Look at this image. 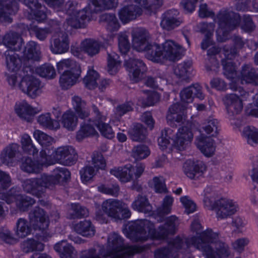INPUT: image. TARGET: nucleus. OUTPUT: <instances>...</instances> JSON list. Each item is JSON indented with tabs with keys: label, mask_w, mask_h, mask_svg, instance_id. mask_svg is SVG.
Instances as JSON below:
<instances>
[{
	"label": "nucleus",
	"mask_w": 258,
	"mask_h": 258,
	"mask_svg": "<svg viewBox=\"0 0 258 258\" xmlns=\"http://www.w3.org/2000/svg\"><path fill=\"white\" fill-rule=\"evenodd\" d=\"M193 134L186 125L180 127L178 132H175L171 128H164L161 131V136L158 138L159 145L163 150L169 145L170 140L173 141L172 147L178 151L185 149L187 142L192 139Z\"/></svg>",
	"instance_id": "nucleus-4"
},
{
	"label": "nucleus",
	"mask_w": 258,
	"mask_h": 258,
	"mask_svg": "<svg viewBox=\"0 0 258 258\" xmlns=\"http://www.w3.org/2000/svg\"><path fill=\"white\" fill-rule=\"evenodd\" d=\"M194 247L202 251L205 258H226L230 254L227 244L219 240L218 234L207 229L201 234V238H193Z\"/></svg>",
	"instance_id": "nucleus-2"
},
{
	"label": "nucleus",
	"mask_w": 258,
	"mask_h": 258,
	"mask_svg": "<svg viewBox=\"0 0 258 258\" xmlns=\"http://www.w3.org/2000/svg\"><path fill=\"white\" fill-rule=\"evenodd\" d=\"M30 224L35 230L41 231L43 234L41 239L44 240L48 236L47 229L49 222L47 219L44 211L39 207H35L29 214Z\"/></svg>",
	"instance_id": "nucleus-10"
},
{
	"label": "nucleus",
	"mask_w": 258,
	"mask_h": 258,
	"mask_svg": "<svg viewBox=\"0 0 258 258\" xmlns=\"http://www.w3.org/2000/svg\"><path fill=\"white\" fill-rule=\"evenodd\" d=\"M18 9L16 0H0V22H12L10 16L15 14Z\"/></svg>",
	"instance_id": "nucleus-21"
},
{
	"label": "nucleus",
	"mask_w": 258,
	"mask_h": 258,
	"mask_svg": "<svg viewBox=\"0 0 258 258\" xmlns=\"http://www.w3.org/2000/svg\"><path fill=\"white\" fill-rule=\"evenodd\" d=\"M20 146L17 144H11L6 147L2 152L0 159L3 163L8 165L13 163L17 158H19Z\"/></svg>",
	"instance_id": "nucleus-31"
},
{
	"label": "nucleus",
	"mask_w": 258,
	"mask_h": 258,
	"mask_svg": "<svg viewBox=\"0 0 258 258\" xmlns=\"http://www.w3.org/2000/svg\"><path fill=\"white\" fill-rule=\"evenodd\" d=\"M126 236L135 242H144L152 238L155 233L154 226L146 219L130 222L123 230Z\"/></svg>",
	"instance_id": "nucleus-5"
},
{
	"label": "nucleus",
	"mask_w": 258,
	"mask_h": 258,
	"mask_svg": "<svg viewBox=\"0 0 258 258\" xmlns=\"http://www.w3.org/2000/svg\"><path fill=\"white\" fill-rule=\"evenodd\" d=\"M173 203V198L167 196L163 200L162 205L157 210L156 219L161 222L164 219V216L171 212V207Z\"/></svg>",
	"instance_id": "nucleus-49"
},
{
	"label": "nucleus",
	"mask_w": 258,
	"mask_h": 258,
	"mask_svg": "<svg viewBox=\"0 0 258 258\" xmlns=\"http://www.w3.org/2000/svg\"><path fill=\"white\" fill-rule=\"evenodd\" d=\"M3 43L9 50L16 51L21 49L24 42L19 33L11 31L5 35Z\"/></svg>",
	"instance_id": "nucleus-25"
},
{
	"label": "nucleus",
	"mask_w": 258,
	"mask_h": 258,
	"mask_svg": "<svg viewBox=\"0 0 258 258\" xmlns=\"http://www.w3.org/2000/svg\"><path fill=\"white\" fill-rule=\"evenodd\" d=\"M196 145L198 148L206 156L213 155L215 150L214 141L210 137H207L201 134L196 138Z\"/></svg>",
	"instance_id": "nucleus-24"
},
{
	"label": "nucleus",
	"mask_w": 258,
	"mask_h": 258,
	"mask_svg": "<svg viewBox=\"0 0 258 258\" xmlns=\"http://www.w3.org/2000/svg\"><path fill=\"white\" fill-rule=\"evenodd\" d=\"M21 247L25 253L33 251H42L44 249V244L33 239H29L24 241L22 244Z\"/></svg>",
	"instance_id": "nucleus-53"
},
{
	"label": "nucleus",
	"mask_w": 258,
	"mask_h": 258,
	"mask_svg": "<svg viewBox=\"0 0 258 258\" xmlns=\"http://www.w3.org/2000/svg\"><path fill=\"white\" fill-rule=\"evenodd\" d=\"M201 25V31L203 33H206L205 38L201 43V47L203 49L205 50L209 46L212 45V41L211 39V37L213 35L215 25L212 23L209 24L203 23Z\"/></svg>",
	"instance_id": "nucleus-50"
},
{
	"label": "nucleus",
	"mask_w": 258,
	"mask_h": 258,
	"mask_svg": "<svg viewBox=\"0 0 258 258\" xmlns=\"http://www.w3.org/2000/svg\"><path fill=\"white\" fill-rule=\"evenodd\" d=\"M20 188L17 186L12 187L9 191L2 195V199L8 204H11L14 201L17 202L21 196Z\"/></svg>",
	"instance_id": "nucleus-61"
},
{
	"label": "nucleus",
	"mask_w": 258,
	"mask_h": 258,
	"mask_svg": "<svg viewBox=\"0 0 258 258\" xmlns=\"http://www.w3.org/2000/svg\"><path fill=\"white\" fill-rule=\"evenodd\" d=\"M148 59L155 61L160 62L164 59L162 50L160 46L156 43H149L147 45L145 50Z\"/></svg>",
	"instance_id": "nucleus-38"
},
{
	"label": "nucleus",
	"mask_w": 258,
	"mask_h": 258,
	"mask_svg": "<svg viewBox=\"0 0 258 258\" xmlns=\"http://www.w3.org/2000/svg\"><path fill=\"white\" fill-rule=\"evenodd\" d=\"M15 111L22 119L28 122L32 121L33 116L37 113L34 108L25 101L16 106Z\"/></svg>",
	"instance_id": "nucleus-35"
},
{
	"label": "nucleus",
	"mask_w": 258,
	"mask_h": 258,
	"mask_svg": "<svg viewBox=\"0 0 258 258\" xmlns=\"http://www.w3.org/2000/svg\"><path fill=\"white\" fill-rule=\"evenodd\" d=\"M243 133L249 144L258 143V130L254 127L246 126L244 128Z\"/></svg>",
	"instance_id": "nucleus-64"
},
{
	"label": "nucleus",
	"mask_w": 258,
	"mask_h": 258,
	"mask_svg": "<svg viewBox=\"0 0 258 258\" xmlns=\"http://www.w3.org/2000/svg\"><path fill=\"white\" fill-rule=\"evenodd\" d=\"M23 3L30 10L36 21L42 22L46 18L47 9L39 4L37 0H23Z\"/></svg>",
	"instance_id": "nucleus-32"
},
{
	"label": "nucleus",
	"mask_w": 258,
	"mask_h": 258,
	"mask_svg": "<svg viewBox=\"0 0 258 258\" xmlns=\"http://www.w3.org/2000/svg\"><path fill=\"white\" fill-rule=\"evenodd\" d=\"M81 72L80 66H77L75 70L65 71L60 77L61 86L64 89H68L74 85L80 77Z\"/></svg>",
	"instance_id": "nucleus-28"
},
{
	"label": "nucleus",
	"mask_w": 258,
	"mask_h": 258,
	"mask_svg": "<svg viewBox=\"0 0 258 258\" xmlns=\"http://www.w3.org/2000/svg\"><path fill=\"white\" fill-rule=\"evenodd\" d=\"M98 73L93 69L88 71L87 75L83 79L85 86L89 89H94L98 86L97 80L99 79Z\"/></svg>",
	"instance_id": "nucleus-56"
},
{
	"label": "nucleus",
	"mask_w": 258,
	"mask_h": 258,
	"mask_svg": "<svg viewBox=\"0 0 258 258\" xmlns=\"http://www.w3.org/2000/svg\"><path fill=\"white\" fill-rule=\"evenodd\" d=\"M71 173L69 170L65 167H57L55 168L50 175L46 174L50 189L57 184H62L67 181L70 177Z\"/></svg>",
	"instance_id": "nucleus-22"
},
{
	"label": "nucleus",
	"mask_w": 258,
	"mask_h": 258,
	"mask_svg": "<svg viewBox=\"0 0 258 258\" xmlns=\"http://www.w3.org/2000/svg\"><path fill=\"white\" fill-rule=\"evenodd\" d=\"M24 56L28 59L38 61L40 58L39 47L34 41L28 42L24 47Z\"/></svg>",
	"instance_id": "nucleus-44"
},
{
	"label": "nucleus",
	"mask_w": 258,
	"mask_h": 258,
	"mask_svg": "<svg viewBox=\"0 0 258 258\" xmlns=\"http://www.w3.org/2000/svg\"><path fill=\"white\" fill-rule=\"evenodd\" d=\"M37 120L40 125L51 130H56L60 127L59 121L52 119L49 113L40 115Z\"/></svg>",
	"instance_id": "nucleus-47"
},
{
	"label": "nucleus",
	"mask_w": 258,
	"mask_h": 258,
	"mask_svg": "<svg viewBox=\"0 0 258 258\" xmlns=\"http://www.w3.org/2000/svg\"><path fill=\"white\" fill-rule=\"evenodd\" d=\"M129 2L132 0H124ZM134 2L142 7L148 14L155 13L163 5L164 0H134Z\"/></svg>",
	"instance_id": "nucleus-37"
},
{
	"label": "nucleus",
	"mask_w": 258,
	"mask_h": 258,
	"mask_svg": "<svg viewBox=\"0 0 258 258\" xmlns=\"http://www.w3.org/2000/svg\"><path fill=\"white\" fill-rule=\"evenodd\" d=\"M218 120L215 118H209L206 121L202 128L207 135L211 137H216L218 134Z\"/></svg>",
	"instance_id": "nucleus-57"
},
{
	"label": "nucleus",
	"mask_w": 258,
	"mask_h": 258,
	"mask_svg": "<svg viewBox=\"0 0 258 258\" xmlns=\"http://www.w3.org/2000/svg\"><path fill=\"white\" fill-rule=\"evenodd\" d=\"M97 133L94 127L91 123L84 121L81 124V128L77 132L76 138L78 141H81L84 138L93 136Z\"/></svg>",
	"instance_id": "nucleus-55"
},
{
	"label": "nucleus",
	"mask_w": 258,
	"mask_h": 258,
	"mask_svg": "<svg viewBox=\"0 0 258 258\" xmlns=\"http://www.w3.org/2000/svg\"><path fill=\"white\" fill-rule=\"evenodd\" d=\"M142 12L140 7L130 5L121 8L118 11V16L122 23H126L141 15Z\"/></svg>",
	"instance_id": "nucleus-23"
},
{
	"label": "nucleus",
	"mask_w": 258,
	"mask_h": 258,
	"mask_svg": "<svg viewBox=\"0 0 258 258\" xmlns=\"http://www.w3.org/2000/svg\"><path fill=\"white\" fill-rule=\"evenodd\" d=\"M21 169L27 173H38L40 169V164L31 158H26L22 163Z\"/></svg>",
	"instance_id": "nucleus-58"
},
{
	"label": "nucleus",
	"mask_w": 258,
	"mask_h": 258,
	"mask_svg": "<svg viewBox=\"0 0 258 258\" xmlns=\"http://www.w3.org/2000/svg\"><path fill=\"white\" fill-rule=\"evenodd\" d=\"M117 5V0H91L87 7L68 19L65 25L71 26L76 29L85 28L90 21L92 13H98L103 9L116 8Z\"/></svg>",
	"instance_id": "nucleus-3"
},
{
	"label": "nucleus",
	"mask_w": 258,
	"mask_h": 258,
	"mask_svg": "<svg viewBox=\"0 0 258 258\" xmlns=\"http://www.w3.org/2000/svg\"><path fill=\"white\" fill-rule=\"evenodd\" d=\"M54 157L59 163L71 166L76 163L78 155L73 147L67 146L58 148L55 151Z\"/></svg>",
	"instance_id": "nucleus-14"
},
{
	"label": "nucleus",
	"mask_w": 258,
	"mask_h": 258,
	"mask_svg": "<svg viewBox=\"0 0 258 258\" xmlns=\"http://www.w3.org/2000/svg\"><path fill=\"white\" fill-rule=\"evenodd\" d=\"M33 135L38 142L45 148L50 146L53 142L51 137L39 130L35 131Z\"/></svg>",
	"instance_id": "nucleus-60"
},
{
	"label": "nucleus",
	"mask_w": 258,
	"mask_h": 258,
	"mask_svg": "<svg viewBox=\"0 0 258 258\" xmlns=\"http://www.w3.org/2000/svg\"><path fill=\"white\" fill-rule=\"evenodd\" d=\"M144 246H126L122 238L115 232L110 233L106 248L97 244L85 251L80 258H128L129 256L143 252Z\"/></svg>",
	"instance_id": "nucleus-1"
},
{
	"label": "nucleus",
	"mask_w": 258,
	"mask_h": 258,
	"mask_svg": "<svg viewBox=\"0 0 258 258\" xmlns=\"http://www.w3.org/2000/svg\"><path fill=\"white\" fill-rule=\"evenodd\" d=\"M240 16L232 11L227 9L221 10L216 16V21L218 24L217 30V39L223 41L222 36L226 37L231 31L236 28L240 24Z\"/></svg>",
	"instance_id": "nucleus-6"
},
{
	"label": "nucleus",
	"mask_w": 258,
	"mask_h": 258,
	"mask_svg": "<svg viewBox=\"0 0 258 258\" xmlns=\"http://www.w3.org/2000/svg\"><path fill=\"white\" fill-rule=\"evenodd\" d=\"M130 138L134 141L142 142L147 137L146 128L140 123H135L128 130Z\"/></svg>",
	"instance_id": "nucleus-42"
},
{
	"label": "nucleus",
	"mask_w": 258,
	"mask_h": 258,
	"mask_svg": "<svg viewBox=\"0 0 258 258\" xmlns=\"http://www.w3.org/2000/svg\"><path fill=\"white\" fill-rule=\"evenodd\" d=\"M119 56L115 52L110 51L107 52V71L111 75L117 73L120 66Z\"/></svg>",
	"instance_id": "nucleus-48"
},
{
	"label": "nucleus",
	"mask_w": 258,
	"mask_h": 258,
	"mask_svg": "<svg viewBox=\"0 0 258 258\" xmlns=\"http://www.w3.org/2000/svg\"><path fill=\"white\" fill-rule=\"evenodd\" d=\"M192 63L190 60L179 63L174 69V72L181 81L188 82L189 75L190 73Z\"/></svg>",
	"instance_id": "nucleus-39"
},
{
	"label": "nucleus",
	"mask_w": 258,
	"mask_h": 258,
	"mask_svg": "<svg viewBox=\"0 0 258 258\" xmlns=\"http://www.w3.org/2000/svg\"><path fill=\"white\" fill-rule=\"evenodd\" d=\"M186 107L185 105L177 103L171 105L169 108L166 116L167 122L172 126L174 122L180 125L186 124L185 110Z\"/></svg>",
	"instance_id": "nucleus-15"
},
{
	"label": "nucleus",
	"mask_w": 258,
	"mask_h": 258,
	"mask_svg": "<svg viewBox=\"0 0 258 258\" xmlns=\"http://www.w3.org/2000/svg\"><path fill=\"white\" fill-rule=\"evenodd\" d=\"M150 154L148 147L145 145H139L132 150V156L137 160L146 158Z\"/></svg>",
	"instance_id": "nucleus-62"
},
{
	"label": "nucleus",
	"mask_w": 258,
	"mask_h": 258,
	"mask_svg": "<svg viewBox=\"0 0 258 258\" xmlns=\"http://www.w3.org/2000/svg\"><path fill=\"white\" fill-rule=\"evenodd\" d=\"M88 216L89 210L78 204H72L68 214V218L70 219H81Z\"/></svg>",
	"instance_id": "nucleus-51"
},
{
	"label": "nucleus",
	"mask_w": 258,
	"mask_h": 258,
	"mask_svg": "<svg viewBox=\"0 0 258 258\" xmlns=\"http://www.w3.org/2000/svg\"><path fill=\"white\" fill-rule=\"evenodd\" d=\"M20 89L32 98H35L42 92L43 85L39 79L35 77L26 78L21 80L19 84Z\"/></svg>",
	"instance_id": "nucleus-13"
},
{
	"label": "nucleus",
	"mask_w": 258,
	"mask_h": 258,
	"mask_svg": "<svg viewBox=\"0 0 258 258\" xmlns=\"http://www.w3.org/2000/svg\"><path fill=\"white\" fill-rule=\"evenodd\" d=\"M102 209L108 217L116 220L119 218L121 202L115 199L106 200L102 204Z\"/></svg>",
	"instance_id": "nucleus-29"
},
{
	"label": "nucleus",
	"mask_w": 258,
	"mask_h": 258,
	"mask_svg": "<svg viewBox=\"0 0 258 258\" xmlns=\"http://www.w3.org/2000/svg\"><path fill=\"white\" fill-rule=\"evenodd\" d=\"M206 170L205 164L201 161L187 160L183 165L184 173L191 179H197L202 176Z\"/></svg>",
	"instance_id": "nucleus-18"
},
{
	"label": "nucleus",
	"mask_w": 258,
	"mask_h": 258,
	"mask_svg": "<svg viewBox=\"0 0 258 258\" xmlns=\"http://www.w3.org/2000/svg\"><path fill=\"white\" fill-rule=\"evenodd\" d=\"M238 207L232 200L221 198L214 202L212 210L215 211L218 218L225 219L234 214Z\"/></svg>",
	"instance_id": "nucleus-11"
},
{
	"label": "nucleus",
	"mask_w": 258,
	"mask_h": 258,
	"mask_svg": "<svg viewBox=\"0 0 258 258\" xmlns=\"http://www.w3.org/2000/svg\"><path fill=\"white\" fill-rule=\"evenodd\" d=\"M36 73L41 77L48 79L53 78L55 76L54 68L50 64H44L36 69Z\"/></svg>",
	"instance_id": "nucleus-63"
},
{
	"label": "nucleus",
	"mask_w": 258,
	"mask_h": 258,
	"mask_svg": "<svg viewBox=\"0 0 258 258\" xmlns=\"http://www.w3.org/2000/svg\"><path fill=\"white\" fill-rule=\"evenodd\" d=\"M74 231L78 234L86 237H93L95 233V228L90 220L80 221L74 226Z\"/></svg>",
	"instance_id": "nucleus-36"
},
{
	"label": "nucleus",
	"mask_w": 258,
	"mask_h": 258,
	"mask_svg": "<svg viewBox=\"0 0 258 258\" xmlns=\"http://www.w3.org/2000/svg\"><path fill=\"white\" fill-rule=\"evenodd\" d=\"M54 249L60 253L61 258H75L76 251L74 248L65 240L56 243L54 246Z\"/></svg>",
	"instance_id": "nucleus-45"
},
{
	"label": "nucleus",
	"mask_w": 258,
	"mask_h": 258,
	"mask_svg": "<svg viewBox=\"0 0 258 258\" xmlns=\"http://www.w3.org/2000/svg\"><path fill=\"white\" fill-rule=\"evenodd\" d=\"M92 111L95 115V123L101 134L106 138L112 139L114 133L108 123H105L106 116L100 111L99 109L94 104L92 105Z\"/></svg>",
	"instance_id": "nucleus-19"
},
{
	"label": "nucleus",
	"mask_w": 258,
	"mask_h": 258,
	"mask_svg": "<svg viewBox=\"0 0 258 258\" xmlns=\"http://www.w3.org/2000/svg\"><path fill=\"white\" fill-rule=\"evenodd\" d=\"M101 20L106 23L107 28L110 31H117L119 27L118 20L113 14H103L101 16Z\"/></svg>",
	"instance_id": "nucleus-54"
},
{
	"label": "nucleus",
	"mask_w": 258,
	"mask_h": 258,
	"mask_svg": "<svg viewBox=\"0 0 258 258\" xmlns=\"http://www.w3.org/2000/svg\"><path fill=\"white\" fill-rule=\"evenodd\" d=\"M178 12L176 10H170L165 13L162 17L160 23L161 27L167 30H171L179 26L181 21L177 18Z\"/></svg>",
	"instance_id": "nucleus-26"
},
{
	"label": "nucleus",
	"mask_w": 258,
	"mask_h": 258,
	"mask_svg": "<svg viewBox=\"0 0 258 258\" xmlns=\"http://www.w3.org/2000/svg\"><path fill=\"white\" fill-rule=\"evenodd\" d=\"M124 66L128 71L131 80L134 82H139L143 77L146 67L142 60L136 58H129L125 60Z\"/></svg>",
	"instance_id": "nucleus-16"
},
{
	"label": "nucleus",
	"mask_w": 258,
	"mask_h": 258,
	"mask_svg": "<svg viewBox=\"0 0 258 258\" xmlns=\"http://www.w3.org/2000/svg\"><path fill=\"white\" fill-rule=\"evenodd\" d=\"M8 69L12 72H16L21 67V60L18 55L13 51L7 50L4 53Z\"/></svg>",
	"instance_id": "nucleus-41"
},
{
	"label": "nucleus",
	"mask_w": 258,
	"mask_h": 258,
	"mask_svg": "<svg viewBox=\"0 0 258 258\" xmlns=\"http://www.w3.org/2000/svg\"><path fill=\"white\" fill-rule=\"evenodd\" d=\"M78 117L75 113L71 110L65 112L61 116L63 126L69 131H74L77 126Z\"/></svg>",
	"instance_id": "nucleus-46"
},
{
	"label": "nucleus",
	"mask_w": 258,
	"mask_h": 258,
	"mask_svg": "<svg viewBox=\"0 0 258 258\" xmlns=\"http://www.w3.org/2000/svg\"><path fill=\"white\" fill-rule=\"evenodd\" d=\"M143 163L137 164L135 166L127 165L123 167L114 168L110 170V173L119 178L123 182H126L140 177L145 169Z\"/></svg>",
	"instance_id": "nucleus-8"
},
{
	"label": "nucleus",
	"mask_w": 258,
	"mask_h": 258,
	"mask_svg": "<svg viewBox=\"0 0 258 258\" xmlns=\"http://www.w3.org/2000/svg\"><path fill=\"white\" fill-rule=\"evenodd\" d=\"M100 46L101 45L98 41L92 39H87L82 42L81 49L89 56L92 57L99 52Z\"/></svg>",
	"instance_id": "nucleus-40"
},
{
	"label": "nucleus",
	"mask_w": 258,
	"mask_h": 258,
	"mask_svg": "<svg viewBox=\"0 0 258 258\" xmlns=\"http://www.w3.org/2000/svg\"><path fill=\"white\" fill-rule=\"evenodd\" d=\"M240 80L242 84L258 85V74L251 64H244L241 70Z\"/></svg>",
	"instance_id": "nucleus-34"
},
{
	"label": "nucleus",
	"mask_w": 258,
	"mask_h": 258,
	"mask_svg": "<svg viewBox=\"0 0 258 258\" xmlns=\"http://www.w3.org/2000/svg\"><path fill=\"white\" fill-rule=\"evenodd\" d=\"M132 207L135 210L144 213H150L152 207L146 196L138 195L132 204Z\"/></svg>",
	"instance_id": "nucleus-43"
},
{
	"label": "nucleus",
	"mask_w": 258,
	"mask_h": 258,
	"mask_svg": "<svg viewBox=\"0 0 258 258\" xmlns=\"http://www.w3.org/2000/svg\"><path fill=\"white\" fill-rule=\"evenodd\" d=\"M229 86L232 90L238 92L237 94H227L223 99L228 113L232 116L239 114L243 108L242 100L238 96L246 98L248 96V93L239 86L234 80L232 81Z\"/></svg>",
	"instance_id": "nucleus-7"
},
{
	"label": "nucleus",
	"mask_w": 258,
	"mask_h": 258,
	"mask_svg": "<svg viewBox=\"0 0 258 258\" xmlns=\"http://www.w3.org/2000/svg\"><path fill=\"white\" fill-rule=\"evenodd\" d=\"M47 181L46 174H43L39 177L24 180L22 186L25 191L39 198L44 195L46 188L50 189Z\"/></svg>",
	"instance_id": "nucleus-9"
},
{
	"label": "nucleus",
	"mask_w": 258,
	"mask_h": 258,
	"mask_svg": "<svg viewBox=\"0 0 258 258\" xmlns=\"http://www.w3.org/2000/svg\"><path fill=\"white\" fill-rule=\"evenodd\" d=\"M182 102L190 103L192 101L194 97L203 99L204 95L202 92L201 87L198 84L191 85L183 89L180 93Z\"/></svg>",
	"instance_id": "nucleus-33"
},
{
	"label": "nucleus",
	"mask_w": 258,
	"mask_h": 258,
	"mask_svg": "<svg viewBox=\"0 0 258 258\" xmlns=\"http://www.w3.org/2000/svg\"><path fill=\"white\" fill-rule=\"evenodd\" d=\"M50 49L54 54H62L69 49V42L68 35L66 33L60 32L53 35L50 40Z\"/></svg>",
	"instance_id": "nucleus-20"
},
{
	"label": "nucleus",
	"mask_w": 258,
	"mask_h": 258,
	"mask_svg": "<svg viewBox=\"0 0 258 258\" xmlns=\"http://www.w3.org/2000/svg\"><path fill=\"white\" fill-rule=\"evenodd\" d=\"M132 37L133 48L138 51L145 50L147 45L149 44L148 31L143 29H137L133 33Z\"/></svg>",
	"instance_id": "nucleus-27"
},
{
	"label": "nucleus",
	"mask_w": 258,
	"mask_h": 258,
	"mask_svg": "<svg viewBox=\"0 0 258 258\" xmlns=\"http://www.w3.org/2000/svg\"><path fill=\"white\" fill-rule=\"evenodd\" d=\"M164 59L175 61L179 60L184 52L183 48L172 40H167L162 44Z\"/></svg>",
	"instance_id": "nucleus-17"
},
{
	"label": "nucleus",
	"mask_w": 258,
	"mask_h": 258,
	"mask_svg": "<svg viewBox=\"0 0 258 258\" xmlns=\"http://www.w3.org/2000/svg\"><path fill=\"white\" fill-rule=\"evenodd\" d=\"M21 143L24 151L28 154L34 156L38 153V150L32 144L31 139L28 135L25 134L23 136Z\"/></svg>",
	"instance_id": "nucleus-59"
},
{
	"label": "nucleus",
	"mask_w": 258,
	"mask_h": 258,
	"mask_svg": "<svg viewBox=\"0 0 258 258\" xmlns=\"http://www.w3.org/2000/svg\"><path fill=\"white\" fill-rule=\"evenodd\" d=\"M178 224V218L175 216H171L166 218V223L159 227L157 234L161 238H165L170 235L175 233Z\"/></svg>",
	"instance_id": "nucleus-30"
},
{
	"label": "nucleus",
	"mask_w": 258,
	"mask_h": 258,
	"mask_svg": "<svg viewBox=\"0 0 258 258\" xmlns=\"http://www.w3.org/2000/svg\"><path fill=\"white\" fill-rule=\"evenodd\" d=\"M31 228L28 222L24 218H19L16 222L15 234L19 238H24L31 233Z\"/></svg>",
	"instance_id": "nucleus-52"
},
{
	"label": "nucleus",
	"mask_w": 258,
	"mask_h": 258,
	"mask_svg": "<svg viewBox=\"0 0 258 258\" xmlns=\"http://www.w3.org/2000/svg\"><path fill=\"white\" fill-rule=\"evenodd\" d=\"M223 51L225 57V59L222 60L223 74L227 79L234 80L236 76V70L231 59L236 55L237 50L235 47L225 46L223 48Z\"/></svg>",
	"instance_id": "nucleus-12"
}]
</instances>
